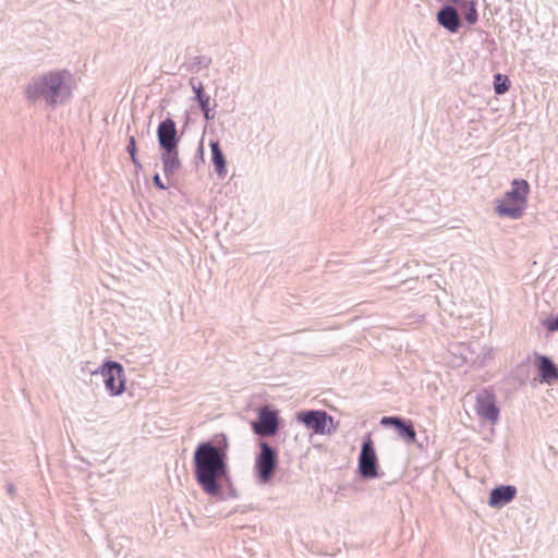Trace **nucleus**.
Masks as SVG:
<instances>
[{"label":"nucleus","mask_w":558,"mask_h":558,"mask_svg":"<svg viewBox=\"0 0 558 558\" xmlns=\"http://www.w3.org/2000/svg\"><path fill=\"white\" fill-rule=\"evenodd\" d=\"M436 17L438 24L452 34L458 33L462 26L457 8L448 1L440 7Z\"/></svg>","instance_id":"f8f14e48"},{"label":"nucleus","mask_w":558,"mask_h":558,"mask_svg":"<svg viewBox=\"0 0 558 558\" xmlns=\"http://www.w3.org/2000/svg\"><path fill=\"white\" fill-rule=\"evenodd\" d=\"M279 412L271 405H263L258 409L257 417L251 423L253 433L259 437L275 436L279 429Z\"/></svg>","instance_id":"6e6552de"},{"label":"nucleus","mask_w":558,"mask_h":558,"mask_svg":"<svg viewBox=\"0 0 558 558\" xmlns=\"http://www.w3.org/2000/svg\"><path fill=\"white\" fill-rule=\"evenodd\" d=\"M451 5L458 10V15H462L469 26L475 25L478 21L476 0H448Z\"/></svg>","instance_id":"4468645a"},{"label":"nucleus","mask_w":558,"mask_h":558,"mask_svg":"<svg viewBox=\"0 0 558 558\" xmlns=\"http://www.w3.org/2000/svg\"><path fill=\"white\" fill-rule=\"evenodd\" d=\"M130 158H131V161L134 165L136 171L142 170L143 166H142L141 160L138 159V156L136 155V156H133V157H130Z\"/></svg>","instance_id":"393cba45"},{"label":"nucleus","mask_w":558,"mask_h":558,"mask_svg":"<svg viewBox=\"0 0 558 558\" xmlns=\"http://www.w3.org/2000/svg\"><path fill=\"white\" fill-rule=\"evenodd\" d=\"M542 325L550 333L558 331V314L555 316H549V317L545 318L542 322Z\"/></svg>","instance_id":"aec40b11"},{"label":"nucleus","mask_w":558,"mask_h":558,"mask_svg":"<svg viewBox=\"0 0 558 558\" xmlns=\"http://www.w3.org/2000/svg\"><path fill=\"white\" fill-rule=\"evenodd\" d=\"M530 184L524 179H513L511 189L496 202L495 211L501 218L519 219L527 207Z\"/></svg>","instance_id":"20e7f679"},{"label":"nucleus","mask_w":558,"mask_h":558,"mask_svg":"<svg viewBox=\"0 0 558 558\" xmlns=\"http://www.w3.org/2000/svg\"><path fill=\"white\" fill-rule=\"evenodd\" d=\"M356 472L365 481L384 476L371 433H366L362 438Z\"/></svg>","instance_id":"423d86ee"},{"label":"nucleus","mask_w":558,"mask_h":558,"mask_svg":"<svg viewBox=\"0 0 558 558\" xmlns=\"http://www.w3.org/2000/svg\"><path fill=\"white\" fill-rule=\"evenodd\" d=\"M215 107H216V102H214V106H211V104H209V106H205V107L201 108V111L206 121H210V120L215 119V114H216Z\"/></svg>","instance_id":"4be33fe9"},{"label":"nucleus","mask_w":558,"mask_h":558,"mask_svg":"<svg viewBox=\"0 0 558 558\" xmlns=\"http://www.w3.org/2000/svg\"><path fill=\"white\" fill-rule=\"evenodd\" d=\"M403 417L391 415V416H383L380 420V425L384 427H392L396 429V427L399 425Z\"/></svg>","instance_id":"412c9836"},{"label":"nucleus","mask_w":558,"mask_h":558,"mask_svg":"<svg viewBox=\"0 0 558 558\" xmlns=\"http://www.w3.org/2000/svg\"><path fill=\"white\" fill-rule=\"evenodd\" d=\"M395 430L405 444H416L417 439L414 423L410 418L403 417Z\"/></svg>","instance_id":"dca6fc26"},{"label":"nucleus","mask_w":558,"mask_h":558,"mask_svg":"<svg viewBox=\"0 0 558 558\" xmlns=\"http://www.w3.org/2000/svg\"><path fill=\"white\" fill-rule=\"evenodd\" d=\"M238 511H239V509H238V508H235V509H233L232 511H230L229 515H230V514H232V513H235V512H238Z\"/></svg>","instance_id":"bb28decb"},{"label":"nucleus","mask_w":558,"mask_h":558,"mask_svg":"<svg viewBox=\"0 0 558 558\" xmlns=\"http://www.w3.org/2000/svg\"><path fill=\"white\" fill-rule=\"evenodd\" d=\"M296 420L315 434H330L333 426V417L324 410H303L296 413Z\"/></svg>","instance_id":"1a4fd4ad"},{"label":"nucleus","mask_w":558,"mask_h":558,"mask_svg":"<svg viewBox=\"0 0 558 558\" xmlns=\"http://www.w3.org/2000/svg\"><path fill=\"white\" fill-rule=\"evenodd\" d=\"M190 86L194 93V100L197 102L198 108L209 106L211 104L210 96L205 92L202 81L197 77L192 76L189 81Z\"/></svg>","instance_id":"f3484780"},{"label":"nucleus","mask_w":558,"mask_h":558,"mask_svg":"<svg viewBox=\"0 0 558 558\" xmlns=\"http://www.w3.org/2000/svg\"><path fill=\"white\" fill-rule=\"evenodd\" d=\"M153 183H154L155 187L158 190L165 191L168 189V185L162 182L158 172L154 173Z\"/></svg>","instance_id":"b1692460"},{"label":"nucleus","mask_w":558,"mask_h":558,"mask_svg":"<svg viewBox=\"0 0 558 558\" xmlns=\"http://www.w3.org/2000/svg\"><path fill=\"white\" fill-rule=\"evenodd\" d=\"M511 86V82L508 75L502 73H495L494 74V81H493V87L494 93L497 96L505 95Z\"/></svg>","instance_id":"a211bd4d"},{"label":"nucleus","mask_w":558,"mask_h":558,"mask_svg":"<svg viewBox=\"0 0 558 558\" xmlns=\"http://www.w3.org/2000/svg\"><path fill=\"white\" fill-rule=\"evenodd\" d=\"M126 151L130 155V157H133V156L137 155L136 140H135V137L133 135H131L129 137V142H128V146H126Z\"/></svg>","instance_id":"5701e85b"},{"label":"nucleus","mask_w":558,"mask_h":558,"mask_svg":"<svg viewBox=\"0 0 558 558\" xmlns=\"http://www.w3.org/2000/svg\"><path fill=\"white\" fill-rule=\"evenodd\" d=\"M156 134L163 175L170 180L182 168L179 156L181 135L178 133L175 121L170 116L159 122Z\"/></svg>","instance_id":"7ed1b4c3"},{"label":"nucleus","mask_w":558,"mask_h":558,"mask_svg":"<svg viewBox=\"0 0 558 558\" xmlns=\"http://www.w3.org/2000/svg\"><path fill=\"white\" fill-rule=\"evenodd\" d=\"M72 73L66 70H51L33 76L24 88V96L28 102L44 99L48 107L66 104L72 95Z\"/></svg>","instance_id":"f03ea898"},{"label":"nucleus","mask_w":558,"mask_h":558,"mask_svg":"<svg viewBox=\"0 0 558 558\" xmlns=\"http://www.w3.org/2000/svg\"><path fill=\"white\" fill-rule=\"evenodd\" d=\"M5 488H7V492H8L9 495H11V496L15 495L16 488H15L14 484L8 483L5 485Z\"/></svg>","instance_id":"a878e982"},{"label":"nucleus","mask_w":558,"mask_h":558,"mask_svg":"<svg viewBox=\"0 0 558 558\" xmlns=\"http://www.w3.org/2000/svg\"><path fill=\"white\" fill-rule=\"evenodd\" d=\"M210 159L215 169V172L219 178H225L227 174V158L221 149L218 141L210 140Z\"/></svg>","instance_id":"2eb2a0df"},{"label":"nucleus","mask_w":558,"mask_h":558,"mask_svg":"<svg viewBox=\"0 0 558 558\" xmlns=\"http://www.w3.org/2000/svg\"><path fill=\"white\" fill-rule=\"evenodd\" d=\"M90 374L93 376H101L105 388L110 396L116 397L124 392L126 380L124 367L121 363L106 359L102 364L95 371H92Z\"/></svg>","instance_id":"0eeeda50"},{"label":"nucleus","mask_w":558,"mask_h":558,"mask_svg":"<svg viewBox=\"0 0 558 558\" xmlns=\"http://www.w3.org/2000/svg\"><path fill=\"white\" fill-rule=\"evenodd\" d=\"M211 58L208 56H195L186 63V70L191 73H198L202 69L210 65Z\"/></svg>","instance_id":"6ab92c4d"},{"label":"nucleus","mask_w":558,"mask_h":558,"mask_svg":"<svg viewBox=\"0 0 558 558\" xmlns=\"http://www.w3.org/2000/svg\"><path fill=\"white\" fill-rule=\"evenodd\" d=\"M259 451L254 463V476L259 485L269 484L277 471L279 463V450L266 440H259Z\"/></svg>","instance_id":"39448f33"},{"label":"nucleus","mask_w":558,"mask_h":558,"mask_svg":"<svg viewBox=\"0 0 558 558\" xmlns=\"http://www.w3.org/2000/svg\"><path fill=\"white\" fill-rule=\"evenodd\" d=\"M475 411L481 418L495 425L500 416L495 393L487 389L480 391L476 395Z\"/></svg>","instance_id":"9d476101"},{"label":"nucleus","mask_w":558,"mask_h":558,"mask_svg":"<svg viewBox=\"0 0 558 558\" xmlns=\"http://www.w3.org/2000/svg\"><path fill=\"white\" fill-rule=\"evenodd\" d=\"M229 441L220 433L201 441L193 452V475L199 488L210 498L227 500L238 498L228 464Z\"/></svg>","instance_id":"f257e3e1"},{"label":"nucleus","mask_w":558,"mask_h":558,"mask_svg":"<svg viewBox=\"0 0 558 558\" xmlns=\"http://www.w3.org/2000/svg\"><path fill=\"white\" fill-rule=\"evenodd\" d=\"M534 365L541 384L553 385L558 381V366L550 356L534 352Z\"/></svg>","instance_id":"9b49d317"},{"label":"nucleus","mask_w":558,"mask_h":558,"mask_svg":"<svg viewBox=\"0 0 558 558\" xmlns=\"http://www.w3.org/2000/svg\"><path fill=\"white\" fill-rule=\"evenodd\" d=\"M518 494V489L513 485L501 484L495 486L488 496V506L495 509H500L511 502Z\"/></svg>","instance_id":"ddd939ff"}]
</instances>
